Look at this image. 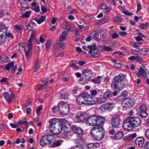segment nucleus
<instances>
[{
  "mask_svg": "<svg viewBox=\"0 0 149 149\" xmlns=\"http://www.w3.org/2000/svg\"><path fill=\"white\" fill-rule=\"evenodd\" d=\"M64 121H61V119L59 120L55 118L51 119L49 121V128L50 131L55 135L60 134L62 130L61 123H64Z\"/></svg>",
  "mask_w": 149,
  "mask_h": 149,
  "instance_id": "obj_1",
  "label": "nucleus"
},
{
  "mask_svg": "<svg viewBox=\"0 0 149 149\" xmlns=\"http://www.w3.org/2000/svg\"><path fill=\"white\" fill-rule=\"evenodd\" d=\"M90 134L95 140L100 141L104 136V130L102 126H96L91 129Z\"/></svg>",
  "mask_w": 149,
  "mask_h": 149,
  "instance_id": "obj_2",
  "label": "nucleus"
},
{
  "mask_svg": "<svg viewBox=\"0 0 149 149\" xmlns=\"http://www.w3.org/2000/svg\"><path fill=\"white\" fill-rule=\"evenodd\" d=\"M125 78L124 75H118L114 77L111 85H112V87L114 88H117V86L120 87L121 86L120 85H122L123 88H124L125 84L122 82Z\"/></svg>",
  "mask_w": 149,
  "mask_h": 149,
  "instance_id": "obj_3",
  "label": "nucleus"
},
{
  "mask_svg": "<svg viewBox=\"0 0 149 149\" xmlns=\"http://www.w3.org/2000/svg\"><path fill=\"white\" fill-rule=\"evenodd\" d=\"M59 107L60 113L64 115H66L70 113V107L66 102L61 101L59 102Z\"/></svg>",
  "mask_w": 149,
  "mask_h": 149,
  "instance_id": "obj_4",
  "label": "nucleus"
},
{
  "mask_svg": "<svg viewBox=\"0 0 149 149\" xmlns=\"http://www.w3.org/2000/svg\"><path fill=\"white\" fill-rule=\"evenodd\" d=\"M52 138V136L51 135L42 136L40 141V145L43 147L50 145Z\"/></svg>",
  "mask_w": 149,
  "mask_h": 149,
  "instance_id": "obj_5",
  "label": "nucleus"
},
{
  "mask_svg": "<svg viewBox=\"0 0 149 149\" xmlns=\"http://www.w3.org/2000/svg\"><path fill=\"white\" fill-rule=\"evenodd\" d=\"M148 107L145 104H141L139 106L138 111L139 116L141 118H145L147 117L148 113L147 111Z\"/></svg>",
  "mask_w": 149,
  "mask_h": 149,
  "instance_id": "obj_6",
  "label": "nucleus"
},
{
  "mask_svg": "<svg viewBox=\"0 0 149 149\" xmlns=\"http://www.w3.org/2000/svg\"><path fill=\"white\" fill-rule=\"evenodd\" d=\"M134 103L133 99L126 98L122 101L121 105L124 108L130 109L133 107Z\"/></svg>",
  "mask_w": 149,
  "mask_h": 149,
  "instance_id": "obj_7",
  "label": "nucleus"
},
{
  "mask_svg": "<svg viewBox=\"0 0 149 149\" xmlns=\"http://www.w3.org/2000/svg\"><path fill=\"white\" fill-rule=\"evenodd\" d=\"M123 128L125 130L130 131L133 130L134 127L130 116L127 118L124 121L123 124Z\"/></svg>",
  "mask_w": 149,
  "mask_h": 149,
  "instance_id": "obj_8",
  "label": "nucleus"
},
{
  "mask_svg": "<svg viewBox=\"0 0 149 149\" xmlns=\"http://www.w3.org/2000/svg\"><path fill=\"white\" fill-rule=\"evenodd\" d=\"M90 95L87 93H84L79 96L76 98V102L79 105L84 104L86 98L89 97Z\"/></svg>",
  "mask_w": 149,
  "mask_h": 149,
  "instance_id": "obj_9",
  "label": "nucleus"
},
{
  "mask_svg": "<svg viewBox=\"0 0 149 149\" xmlns=\"http://www.w3.org/2000/svg\"><path fill=\"white\" fill-rule=\"evenodd\" d=\"M111 121L112 127L119 128L121 122L120 117L118 115H114L112 118Z\"/></svg>",
  "mask_w": 149,
  "mask_h": 149,
  "instance_id": "obj_10",
  "label": "nucleus"
},
{
  "mask_svg": "<svg viewBox=\"0 0 149 149\" xmlns=\"http://www.w3.org/2000/svg\"><path fill=\"white\" fill-rule=\"evenodd\" d=\"M115 104L113 102H107L102 104L100 107V109H104L107 111H111L115 107Z\"/></svg>",
  "mask_w": 149,
  "mask_h": 149,
  "instance_id": "obj_11",
  "label": "nucleus"
},
{
  "mask_svg": "<svg viewBox=\"0 0 149 149\" xmlns=\"http://www.w3.org/2000/svg\"><path fill=\"white\" fill-rule=\"evenodd\" d=\"M97 116L96 115L88 117L86 120V124L91 126L97 125Z\"/></svg>",
  "mask_w": 149,
  "mask_h": 149,
  "instance_id": "obj_12",
  "label": "nucleus"
},
{
  "mask_svg": "<svg viewBox=\"0 0 149 149\" xmlns=\"http://www.w3.org/2000/svg\"><path fill=\"white\" fill-rule=\"evenodd\" d=\"M134 128L140 126L141 124L140 118L138 117L130 116Z\"/></svg>",
  "mask_w": 149,
  "mask_h": 149,
  "instance_id": "obj_13",
  "label": "nucleus"
},
{
  "mask_svg": "<svg viewBox=\"0 0 149 149\" xmlns=\"http://www.w3.org/2000/svg\"><path fill=\"white\" fill-rule=\"evenodd\" d=\"M51 144H50V146L51 148H55L61 146L63 142L62 140H56L52 136V138L51 140Z\"/></svg>",
  "mask_w": 149,
  "mask_h": 149,
  "instance_id": "obj_14",
  "label": "nucleus"
},
{
  "mask_svg": "<svg viewBox=\"0 0 149 149\" xmlns=\"http://www.w3.org/2000/svg\"><path fill=\"white\" fill-rule=\"evenodd\" d=\"M2 95L4 97L6 101L10 103H11L13 100L15 98V94H11L10 95L8 92H5L4 93H2Z\"/></svg>",
  "mask_w": 149,
  "mask_h": 149,
  "instance_id": "obj_15",
  "label": "nucleus"
},
{
  "mask_svg": "<svg viewBox=\"0 0 149 149\" xmlns=\"http://www.w3.org/2000/svg\"><path fill=\"white\" fill-rule=\"evenodd\" d=\"M76 118L77 119L78 122L83 121L86 120H87V114L84 112H81L79 115H76Z\"/></svg>",
  "mask_w": 149,
  "mask_h": 149,
  "instance_id": "obj_16",
  "label": "nucleus"
},
{
  "mask_svg": "<svg viewBox=\"0 0 149 149\" xmlns=\"http://www.w3.org/2000/svg\"><path fill=\"white\" fill-rule=\"evenodd\" d=\"M73 131L76 134L79 135L83 134L84 131L80 127L76 125H73L72 127Z\"/></svg>",
  "mask_w": 149,
  "mask_h": 149,
  "instance_id": "obj_17",
  "label": "nucleus"
},
{
  "mask_svg": "<svg viewBox=\"0 0 149 149\" xmlns=\"http://www.w3.org/2000/svg\"><path fill=\"white\" fill-rule=\"evenodd\" d=\"M144 139L142 137L137 138L135 140V144L139 147H142L144 143Z\"/></svg>",
  "mask_w": 149,
  "mask_h": 149,
  "instance_id": "obj_18",
  "label": "nucleus"
},
{
  "mask_svg": "<svg viewBox=\"0 0 149 149\" xmlns=\"http://www.w3.org/2000/svg\"><path fill=\"white\" fill-rule=\"evenodd\" d=\"M64 121L65 120V123H61V126H62V130H63L64 131L66 132H69V129L67 127V125H68V122L65 119H61V121Z\"/></svg>",
  "mask_w": 149,
  "mask_h": 149,
  "instance_id": "obj_19",
  "label": "nucleus"
},
{
  "mask_svg": "<svg viewBox=\"0 0 149 149\" xmlns=\"http://www.w3.org/2000/svg\"><path fill=\"white\" fill-rule=\"evenodd\" d=\"M78 143L79 145H77L75 146L73 149H84V147L83 146L81 145V143L84 144V141L81 139H79L78 140Z\"/></svg>",
  "mask_w": 149,
  "mask_h": 149,
  "instance_id": "obj_20",
  "label": "nucleus"
},
{
  "mask_svg": "<svg viewBox=\"0 0 149 149\" xmlns=\"http://www.w3.org/2000/svg\"><path fill=\"white\" fill-rule=\"evenodd\" d=\"M40 67V61L39 58H37L35 62L33 68V72H36L39 70Z\"/></svg>",
  "mask_w": 149,
  "mask_h": 149,
  "instance_id": "obj_21",
  "label": "nucleus"
},
{
  "mask_svg": "<svg viewBox=\"0 0 149 149\" xmlns=\"http://www.w3.org/2000/svg\"><path fill=\"white\" fill-rule=\"evenodd\" d=\"M89 80V78L86 76V75H82L79 80L81 84H84L87 83Z\"/></svg>",
  "mask_w": 149,
  "mask_h": 149,
  "instance_id": "obj_22",
  "label": "nucleus"
},
{
  "mask_svg": "<svg viewBox=\"0 0 149 149\" xmlns=\"http://www.w3.org/2000/svg\"><path fill=\"white\" fill-rule=\"evenodd\" d=\"M97 125L103 123L105 122V119L104 117L102 116H97Z\"/></svg>",
  "mask_w": 149,
  "mask_h": 149,
  "instance_id": "obj_23",
  "label": "nucleus"
},
{
  "mask_svg": "<svg viewBox=\"0 0 149 149\" xmlns=\"http://www.w3.org/2000/svg\"><path fill=\"white\" fill-rule=\"evenodd\" d=\"M123 133L122 131H120L118 130L115 135L112 136L113 138L116 139H120L122 138L123 136Z\"/></svg>",
  "mask_w": 149,
  "mask_h": 149,
  "instance_id": "obj_24",
  "label": "nucleus"
},
{
  "mask_svg": "<svg viewBox=\"0 0 149 149\" xmlns=\"http://www.w3.org/2000/svg\"><path fill=\"white\" fill-rule=\"evenodd\" d=\"M121 86L120 87H118L117 88H114L113 87H112V85H111V87L112 89L114 91L112 93V95L114 96H116L118 93V91H119V90H122L123 88L122 86L121 85H120Z\"/></svg>",
  "mask_w": 149,
  "mask_h": 149,
  "instance_id": "obj_25",
  "label": "nucleus"
},
{
  "mask_svg": "<svg viewBox=\"0 0 149 149\" xmlns=\"http://www.w3.org/2000/svg\"><path fill=\"white\" fill-rule=\"evenodd\" d=\"M140 72L139 74H149L145 66H143L141 67H140L139 69V71L138 72V73Z\"/></svg>",
  "mask_w": 149,
  "mask_h": 149,
  "instance_id": "obj_26",
  "label": "nucleus"
},
{
  "mask_svg": "<svg viewBox=\"0 0 149 149\" xmlns=\"http://www.w3.org/2000/svg\"><path fill=\"white\" fill-rule=\"evenodd\" d=\"M14 62H12L7 64L6 66V69L8 70H9L11 68L13 71H15L16 67L15 66L14 67Z\"/></svg>",
  "mask_w": 149,
  "mask_h": 149,
  "instance_id": "obj_27",
  "label": "nucleus"
},
{
  "mask_svg": "<svg viewBox=\"0 0 149 149\" xmlns=\"http://www.w3.org/2000/svg\"><path fill=\"white\" fill-rule=\"evenodd\" d=\"M112 95V92L110 91H107L104 94L103 97L106 99H110Z\"/></svg>",
  "mask_w": 149,
  "mask_h": 149,
  "instance_id": "obj_28",
  "label": "nucleus"
},
{
  "mask_svg": "<svg viewBox=\"0 0 149 149\" xmlns=\"http://www.w3.org/2000/svg\"><path fill=\"white\" fill-rule=\"evenodd\" d=\"M63 27L67 30H69L70 31H72L71 25L68 22L64 23L63 25Z\"/></svg>",
  "mask_w": 149,
  "mask_h": 149,
  "instance_id": "obj_29",
  "label": "nucleus"
},
{
  "mask_svg": "<svg viewBox=\"0 0 149 149\" xmlns=\"http://www.w3.org/2000/svg\"><path fill=\"white\" fill-rule=\"evenodd\" d=\"M119 128H113L110 129L109 131V134L111 135H113V136H114L115 135L117 132H118V129Z\"/></svg>",
  "mask_w": 149,
  "mask_h": 149,
  "instance_id": "obj_30",
  "label": "nucleus"
},
{
  "mask_svg": "<svg viewBox=\"0 0 149 149\" xmlns=\"http://www.w3.org/2000/svg\"><path fill=\"white\" fill-rule=\"evenodd\" d=\"M68 33L65 31H63L62 33L59 36V40L62 41L65 40L66 38Z\"/></svg>",
  "mask_w": 149,
  "mask_h": 149,
  "instance_id": "obj_31",
  "label": "nucleus"
},
{
  "mask_svg": "<svg viewBox=\"0 0 149 149\" xmlns=\"http://www.w3.org/2000/svg\"><path fill=\"white\" fill-rule=\"evenodd\" d=\"M46 18L45 15H42L41 16L40 19H37V18H35L34 20L36 21L38 24H40L43 22L45 20Z\"/></svg>",
  "mask_w": 149,
  "mask_h": 149,
  "instance_id": "obj_32",
  "label": "nucleus"
},
{
  "mask_svg": "<svg viewBox=\"0 0 149 149\" xmlns=\"http://www.w3.org/2000/svg\"><path fill=\"white\" fill-rule=\"evenodd\" d=\"M36 25V24L34 22H29L26 25V29L28 30H31L33 28L32 26Z\"/></svg>",
  "mask_w": 149,
  "mask_h": 149,
  "instance_id": "obj_33",
  "label": "nucleus"
},
{
  "mask_svg": "<svg viewBox=\"0 0 149 149\" xmlns=\"http://www.w3.org/2000/svg\"><path fill=\"white\" fill-rule=\"evenodd\" d=\"M101 76H97L96 78L93 79H91V80L95 84H99L101 82L100 78Z\"/></svg>",
  "mask_w": 149,
  "mask_h": 149,
  "instance_id": "obj_34",
  "label": "nucleus"
},
{
  "mask_svg": "<svg viewBox=\"0 0 149 149\" xmlns=\"http://www.w3.org/2000/svg\"><path fill=\"white\" fill-rule=\"evenodd\" d=\"M136 135L137 134L136 133L130 134L127 136V139L128 141H131L134 138H136Z\"/></svg>",
  "mask_w": 149,
  "mask_h": 149,
  "instance_id": "obj_35",
  "label": "nucleus"
},
{
  "mask_svg": "<svg viewBox=\"0 0 149 149\" xmlns=\"http://www.w3.org/2000/svg\"><path fill=\"white\" fill-rule=\"evenodd\" d=\"M8 28L4 25H0V32H3V33H6Z\"/></svg>",
  "mask_w": 149,
  "mask_h": 149,
  "instance_id": "obj_36",
  "label": "nucleus"
},
{
  "mask_svg": "<svg viewBox=\"0 0 149 149\" xmlns=\"http://www.w3.org/2000/svg\"><path fill=\"white\" fill-rule=\"evenodd\" d=\"M8 28L4 25H0V32H3V33H6Z\"/></svg>",
  "mask_w": 149,
  "mask_h": 149,
  "instance_id": "obj_37",
  "label": "nucleus"
},
{
  "mask_svg": "<svg viewBox=\"0 0 149 149\" xmlns=\"http://www.w3.org/2000/svg\"><path fill=\"white\" fill-rule=\"evenodd\" d=\"M99 50L98 52L97 50H96V49L94 51H93L92 53H91V54L92 56L95 57H97L100 55V54L99 52Z\"/></svg>",
  "mask_w": 149,
  "mask_h": 149,
  "instance_id": "obj_38",
  "label": "nucleus"
},
{
  "mask_svg": "<svg viewBox=\"0 0 149 149\" xmlns=\"http://www.w3.org/2000/svg\"><path fill=\"white\" fill-rule=\"evenodd\" d=\"M31 13V12L30 11H28L22 15L20 17L23 18L25 17L26 18H28L30 16Z\"/></svg>",
  "mask_w": 149,
  "mask_h": 149,
  "instance_id": "obj_39",
  "label": "nucleus"
},
{
  "mask_svg": "<svg viewBox=\"0 0 149 149\" xmlns=\"http://www.w3.org/2000/svg\"><path fill=\"white\" fill-rule=\"evenodd\" d=\"M113 62L114 63V65L113 66L115 68H119L121 67L122 65L120 63H116V61L115 60H113Z\"/></svg>",
  "mask_w": 149,
  "mask_h": 149,
  "instance_id": "obj_40",
  "label": "nucleus"
},
{
  "mask_svg": "<svg viewBox=\"0 0 149 149\" xmlns=\"http://www.w3.org/2000/svg\"><path fill=\"white\" fill-rule=\"evenodd\" d=\"M68 94L64 92L61 93L59 97L61 99L63 100L66 99L68 97Z\"/></svg>",
  "mask_w": 149,
  "mask_h": 149,
  "instance_id": "obj_41",
  "label": "nucleus"
},
{
  "mask_svg": "<svg viewBox=\"0 0 149 149\" xmlns=\"http://www.w3.org/2000/svg\"><path fill=\"white\" fill-rule=\"evenodd\" d=\"M148 25L149 24L148 23H146V24L142 23L140 25V27L142 30H145L147 28Z\"/></svg>",
  "mask_w": 149,
  "mask_h": 149,
  "instance_id": "obj_42",
  "label": "nucleus"
},
{
  "mask_svg": "<svg viewBox=\"0 0 149 149\" xmlns=\"http://www.w3.org/2000/svg\"><path fill=\"white\" fill-rule=\"evenodd\" d=\"M48 86L47 84H41L39 85L38 90H40L42 89H45Z\"/></svg>",
  "mask_w": 149,
  "mask_h": 149,
  "instance_id": "obj_43",
  "label": "nucleus"
},
{
  "mask_svg": "<svg viewBox=\"0 0 149 149\" xmlns=\"http://www.w3.org/2000/svg\"><path fill=\"white\" fill-rule=\"evenodd\" d=\"M82 73L83 74H92V72L91 70L86 69L83 71Z\"/></svg>",
  "mask_w": 149,
  "mask_h": 149,
  "instance_id": "obj_44",
  "label": "nucleus"
},
{
  "mask_svg": "<svg viewBox=\"0 0 149 149\" xmlns=\"http://www.w3.org/2000/svg\"><path fill=\"white\" fill-rule=\"evenodd\" d=\"M59 103L58 104L57 106H54L53 107L52 109V111L54 112H56L57 111H59Z\"/></svg>",
  "mask_w": 149,
  "mask_h": 149,
  "instance_id": "obj_45",
  "label": "nucleus"
},
{
  "mask_svg": "<svg viewBox=\"0 0 149 149\" xmlns=\"http://www.w3.org/2000/svg\"><path fill=\"white\" fill-rule=\"evenodd\" d=\"M51 41L48 40L46 44V50L47 51H48L50 48V47L51 46Z\"/></svg>",
  "mask_w": 149,
  "mask_h": 149,
  "instance_id": "obj_46",
  "label": "nucleus"
},
{
  "mask_svg": "<svg viewBox=\"0 0 149 149\" xmlns=\"http://www.w3.org/2000/svg\"><path fill=\"white\" fill-rule=\"evenodd\" d=\"M113 22H122V19L119 16H117L114 17Z\"/></svg>",
  "mask_w": 149,
  "mask_h": 149,
  "instance_id": "obj_47",
  "label": "nucleus"
},
{
  "mask_svg": "<svg viewBox=\"0 0 149 149\" xmlns=\"http://www.w3.org/2000/svg\"><path fill=\"white\" fill-rule=\"evenodd\" d=\"M103 49L107 52L111 51L113 50V49L111 47L105 45L104 46Z\"/></svg>",
  "mask_w": 149,
  "mask_h": 149,
  "instance_id": "obj_48",
  "label": "nucleus"
},
{
  "mask_svg": "<svg viewBox=\"0 0 149 149\" xmlns=\"http://www.w3.org/2000/svg\"><path fill=\"white\" fill-rule=\"evenodd\" d=\"M31 50H28L27 51H25V55L26 56V59L27 60H29L30 59V51Z\"/></svg>",
  "mask_w": 149,
  "mask_h": 149,
  "instance_id": "obj_49",
  "label": "nucleus"
},
{
  "mask_svg": "<svg viewBox=\"0 0 149 149\" xmlns=\"http://www.w3.org/2000/svg\"><path fill=\"white\" fill-rule=\"evenodd\" d=\"M85 147L88 149H91L93 148V143L86 144L85 145Z\"/></svg>",
  "mask_w": 149,
  "mask_h": 149,
  "instance_id": "obj_50",
  "label": "nucleus"
},
{
  "mask_svg": "<svg viewBox=\"0 0 149 149\" xmlns=\"http://www.w3.org/2000/svg\"><path fill=\"white\" fill-rule=\"evenodd\" d=\"M89 99L91 102V103H90L91 105H93L96 103L97 100V99H93L90 97Z\"/></svg>",
  "mask_w": 149,
  "mask_h": 149,
  "instance_id": "obj_51",
  "label": "nucleus"
},
{
  "mask_svg": "<svg viewBox=\"0 0 149 149\" xmlns=\"http://www.w3.org/2000/svg\"><path fill=\"white\" fill-rule=\"evenodd\" d=\"M142 34L141 33H139L138 34V36H137L136 39L137 41H139L142 40Z\"/></svg>",
  "mask_w": 149,
  "mask_h": 149,
  "instance_id": "obj_52",
  "label": "nucleus"
},
{
  "mask_svg": "<svg viewBox=\"0 0 149 149\" xmlns=\"http://www.w3.org/2000/svg\"><path fill=\"white\" fill-rule=\"evenodd\" d=\"M40 81L42 83L47 84L49 82V78L48 77L45 78V79H43L42 78H41Z\"/></svg>",
  "mask_w": 149,
  "mask_h": 149,
  "instance_id": "obj_53",
  "label": "nucleus"
},
{
  "mask_svg": "<svg viewBox=\"0 0 149 149\" xmlns=\"http://www.w3.org/2000/svg\"><path fill=\"white\" fill-rule=\"evenodd\" d=\"M89 97L87 98H86V99H85L84 104L91 105V104L90 103H91V102H90Z\"/></svg>",
  "mask_w": 149,
  "mask_h": 149,
  "instance_id": "obj_54",
  "label": "nucleus"
},
{
  "mask_svg": "<svg viewBox=\"0 0 149 149\" xmlns=\"http://www.w3.org/2000/svg\"><path fill=\"white\" fill-rule=\"evenodd\" d=\"M87 48L90 49H93V51H95L96 49V47L94 45H88L87 47Z\"/></svg>",
  "mask_w": 149,
  "mask_h": 149,
  "instance_id": "obj_55",
  "label": "nucleus"
},
{
  "mask_svg": "<svg viewBox=\"0 0 149 149\" xmlns=\"http://www.w3.org/2000/svg\"><path fill=\"white\" fill-rule=\"evenodd\" d=\"M116 100L118 101H122L123 100H124L125 99L122 97L121 95H120L119 96H118L116 98Z\"/></svg>",
  "mask_w": 149,
  "mask_h": 149,
  "instance_id": "obj_56",
  "label": "nucleus"
},
{
  "mask_svg": "<svg viewBox=\"0 0 149 149\" xmlns=\"http://www.w3.org/2000/svg\"><path fill=\"white\" fill-rule=\"evenodd\" d=\"M139 56L138 55H136L135 56H133L131 57H129L128 59H130L131 61L134 60L136 59L137 58H139Z\"/></svg>",
  "mask_w": 149,
  "mask_h": 149,
  "instance_id": "obj_57",
  "label": "nucleus"
},
{
  "mask_svg": "<svg viewBox=\"0 0 149 149\" xmlns=\"http://www.w3.org/2000/svg\"><path fill=\"white\" fill-rule=\"evenodd\" d=\"M120 95H121L122 97L124 98V99H125L127 97V93L126 92L124 91L122 92Z\"/></svg>",
  "mask_w": 149,
  "mask_h": 149,
  "instance_id": "obj_58",
  "label": "nucleus"
},
{
  "mask_svg": "<svg viewBox=\"0 0 149 149\" xmlns=\"http://www.w3.org/2000/svg\"><path fill=\"white\" fill-rule=\"evenodd\" d=\"M123 13L129 16H131L133 15V13L132 12H130L128 10H125L123 12Z\"/></svg>",
  "mask_w": 149,
  "mask_h": 149,
  "instance_id": "obj_59",
  "label": "nucleus"
},
{
  "mask_svg": "<svg viewBox=\"0 0 149 149\" xmlns=\"http://www.w3.org/2000/svg\"><path fill=\"white\" fill-rule=\"evenodd\" d=\"M93 149L97 148L100 147V144L98 143H93Z\"/></svg>",
  "mask_w": 149,
  "mask_h": 149,
  "instance_id": "obj_60",
  "label": "nucleus"
},
{
  "mask_svg": "<svg viewBox=\"0 0 149 149\" xmlns=\"http://www.w3.org/2000/svg\"><path fill=\"white\" fill-rule=\"evenodd\" d=\"M8 79L7 78L3 77L0 80V83H2L6 82L7 81Z\"/></svg>",
  "mask_w": 149,
  "mask_h": 149,
  "instance_id": "obj_61",
  "label": "nucleus"
},
{
  "mask_svg": "<svg viewBox=\"0 0 149 149\" xmlns=\"http://www.w3.org/2000/svg\"><path fill=\"white\" fill-rule=\"evenodd\" d=\"M43 108V106L42 105H40L38 107V109H37L36 110V113L38 115V113L40 112Z\"/></svg>",
  "mask_w": 149,
  "mask_h": 149,
  "instance_id": "obj_62",
  "label": "nucleus"
},
{
  "mask_svg": "<svg viewBox=\"0 0 149 149\" xmlns=\"http://www.w3.org/2000/svg\"><path fill=\"white\" fill-rule=\"evenodd\" d=\"M144 149H149V142H146L144 146Z\"/></svg>",
  "mask_w": 149,
  "mask_h": 149,
  "instance_id": "obj_63",
  "label": "nucleus"
},
{
  "mask_svg": "<svg viewBox=\"0 0 149 149\" xmlns=\"http://www.w3.org/2000/svg\"><path fill=\"white\" fill-rule=\"evenodd\" d=\"M145 136L149 139V129H147L145 133Z\"/></svg>",
  "mask_w": 149,
  "mask_h": 149,
  "instance_id": "obj_64",
  "label": "nucleus"
}]
</instances>
